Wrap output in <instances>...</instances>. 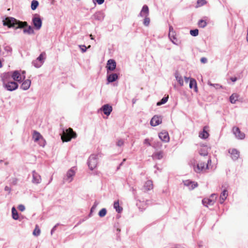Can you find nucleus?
<instances>
[{
	"label": "nucleus",
	"instance_id": "f257e3e1",
	"mask_svg": "<svg viewBox=\"0 0 248 248\" xmlns=\"http://www.w3.org/2000/svg\"><path fill=\"white\" fill-rule=\"evenodd\" d=\"M77 134L73 131L71 128H69L63 131L61 138L63 142H68L71 140L72 138H76Z\"/></svg>",
	"mask_w": 248,
	"mask_h": 248
},
{
	"label": "nucleus",
	"instance_id": "f03ea898",
	"mask_svg": "<svg viewBox=\"0 0 248 248\" xmlns=\"http://www.w3.org/2000/svg\"><path fill=\"white\" fill-rule=\"evenodd\" d=\"M76 169L75 167H72L68 170L63 177L64 182L70 183L72 182L76 174Z\"/></svg>",
	"mask_w": 248,
	"mask_h": 248
},
{
	"label": "nucleus",
	"instance_id": "7ed1b4c3",
	"mask_svg": "<svg viewBox=\"0 0 248 248\" xmlns=\"http://www.w3.org/2000/svg\"><path fill=\"white\" fill-rule=\"evenodd\" d=\"M98 164V155L96 154H92L89 157L88 165L91 170H93L97 167Z\"/></svg>",
	"mask_w": 248,
	"mask_h": 248
},
{
	"label": "nucleus",
	"instance_id": "20e7f679",
	"mask_svg": "<svg viewBox=\"0 0 248 248\" xmlns=\"http://www.w3.org/2000/svg\"><path fill=\"white\" fill-rule=\"evenodd\" d=\"M32 139L34 142H37L41 146H45V140L39 132L34 131L32 134Z\"/></svg>",
	"mask_w": 248,
	"mask_h": 248
},
{
	"label": "nucleus",
	"instance_id": "39448f33",
	"mask_svg": "<svg viewBox=\"0 0 248 248\" xmlns=\"http://www.w3.org/2000/svg\"><path fill=\"white\" fill-rule=\"evenodd\" d=\"M32 22L34 28L36 30H39L42 25V21L38 15L35 14L34 15Z\"/></svg>",
	"mask_w": 248,
	"mask_h": 248
},
{
	"label": "nucleus",
	"instance_id": "423d86ee",
	"mask_svg": "<svg viewBox=\"0 0 248 248\" xmlns=\"http://www.w3.org/2000/svg\"><path fill=\"white\" fill-rule=\"evenodd\" d=\"M46 59V54L43 52L41 53L40 56L34 61L32 62V64L36 68L40 67L44 62Z\"/></svg>",
	"mask_w": 248,
	"mask_h": 248
},
{
	"label": "nucleus",
	"instance_id": "0eeeda50",
	"mask_svg": "<svg viewBox=\"0 0 248 248\" xmlns=\"http://www.w3.org/2000/svg\"><path fill=\"white\" fill-rule=\"evenodd\" d=\"M12 78L15 81L21 82L25 79V76L22 75L20 71L16 70L12 72Z\"/></svg>",
	"mask_w": 248,
	"mask_h": 248
},
{
	"label": "nucleus",
	"instance_id": "6e6552de",
	"mask_svg": "<svg viewBox=\"0 0 248 248\" xmlns=\"http://www.w3.org/2000/svg\"><path fill=\"white\" fill-rule=\"evenodd\" d=\"M3 87L8 91H13L17 89L18 85L17 83L15 81H10L3 84Z\"/></svg>",
	"mask_w": 248,
	"mask_h": 248
},
{
	"label": "nucleus",
	"instance_id": "1a4fd4ad",
	"mask_svg": "<svg viewBox=\"0 0 248 248\" xmlns=\"http://www.w3.org/2000/svg\"><path fill=\"white\" fill-rule=\"evenodd\" d=\"M116 67V63L115 61L113 59H109L106 65V68L107 71V74L109 72L114 71Z\"/></svg>",
	"mask_w": 248,
	"mask_h": 248
},
{
	"label": "nucleus",
	"instance_id": "9d476101",
	"mask_svg": "<svg viewBox=\"0 0 248 248\" xmlns=\"http://www.w3.org/2000/svg\"><path fill=\"white\" fill-rule=\"evenodd\" d=\"M3 25L4 26H8L9 27H14L17 23V20L13 17H6L5 20L3 21Z\"/></svg>",
	"mask_w": 248,
	"mask_h": 248
},
{
	"label": "nucleus",
	"instance_id": "9b49d317",
	"mask_svg": "<svg viewBox=\"0 0 248 248\" xmlns=\"http://www.w3.org/2000/svg\"><path fill=\"white\" fill-rule=\"evenodd\" d=\"M232 131L235 137L239 139L243 140L245 138V134L242 132L238 127H233Z\"/></svg>",
	"mask_w": 248,
	"mask_h": 248
},
{
	"label": "nucleus",
	"instance_id": "f8f14e48",
	"mask_svg": "<svg viewBox=\"0 0 248 248\" xmlns=\"http://www.w3.org/2000/svg\"><path fill=\"white\" fill-rule=\"evenodd\" d=\"M169 30H170V31H169V36L170 39V40L172 41V42L173 44L178 45L179 43V42L175 37L176 34H175L174 31H173L172 27L171 26L170 27Z\"/></svg>",
	"mask_w": 248,
	"mask_h": 248
},
{
	"label": "nucleus",
	"instance_id": "ddd939ff",
	"mask_svg": "<svg viewBox=\"0 0 248 248\" xmlns=\"http://www.w3.org/2000/svg\"><path fill=\"white\" fill-rule=\"evenodd\" d=\"M162 122V118L160 116L155 115L151 119L150 124L152 126H155Z\"/></svg>",
	"mask_w": 248,
	"mask_h": 248
},
{
	"label": "nucleus",
	"instance_id": "4468645a",
	"mask_svg": "<svg viewBox=\"0 0 248 248\" xmlns=\"http://www.w3.org/2000/svg\"><path fill=\"white\" fill-rule=\"evenodd\" d=\"M205 163L204 162H199L197 164L196 166L194 167V171L196 173H201L204 170H206L205 167Z\"/></svg>",
	"mask_w": 248,
	"mask_h": 248
},
{
	"label": "nucleus",
	"instance_id": "2eb2a0df",
	"mask_svg": "<svg viewBox=\"0 0 248 248\" xmlns=\"http://www.w3.org/2000/svg\"><path fill=\"white\" fill-rule=\"evenodd\" d=\"M189 80V86L190 89H193L194 91H198L197 83L196 80L192 78L187 77V82Z\"/></svg>",
	"mask_w": 248,
	"mask_h": 248
},
{
	"label": "nucleus",
	"instance_id": "dca6fc26",
	"mask_svg": "<svg viewBox=\"0 0 248 248\" xmlns=\"http://www.w3.org/2000/svg\"><path fill=\"white\" fill-rule=\"evenodd\" d=\"M100 110H102L105 115L108 116L112 111V107L108 104H106L102 107Z\"/></svg>",
	"mask_w": 248,
	"mask_h": 248
},
{
	"label": "nucleus",
	"instance_id": "f3484780",
	"mask_svg": "<svg viewBox=\"0 0 248 248\" xmlns=\"http://www.w3.org/2000/svg\"><path fill=\"white\" fill-rule=\"evenodd\" d=\"M149 10L147 5H144L139 14V16L142 17H146L149 16Z\"/></svg>",
	"mask_w": 248,
	"mask_h": 248
},
{
	"label": "nucleus",
	"instance_id": "a211bd4d",
	"mask_svg": "<svg viewBox=\"0 0 248 248\" xmlns=\"http://www.w3.org/2000/svg\"><path fill=\"white\" fill-rule=\"evenodd\" d=\"M175 78L177 81L180 86H182L184 85V80L183 79L181 72L177 70L174 74Z\"/></svg>",
	"mask_w": 248,
	"mask_h": 248
},
{
	"label": "nucleus",
	"instance_id": "6ab92c4d",
	"mask_svg": "<svg viewBox=\"0 0 248 248\" xmlns=\"http://www.w3.org/2000/svg\"><path fill=\"white\" fill-rule=\"evenodd\" d=\"M41 181V177L40 175L36 171H32V182L34 184H38L40 183Z\"/></svg>",
	"mask_w": 248,
	"mask_h": 248
},
{
	"label": "nucleus",
	"instance_id": "aec40b11",
	"mask_svg": "<svg viewBox=\"0 0 248 248\" xmlns=\"http://www.w3.org/2000/svg\"><path fill=\"white\" fill-rule=\"evenodd\" d=\"M159 139L164 142H168L170 140L168 132L166 131H162L159 134Z\"/></svg>",
	"mask_w": 248,
	"mask_h": 248
},
{
	"label": "nucleus",
	"instance_id": "412c9836",
	"mask_svg": "<svg viewBox=\"0 0 248 248\" xmlns=\"http://www.w3.org/2000/svg\"><path fill=\"white\" fill-rule=\"evenodd\" d=\"M11 77H12V72L4 73L1 76L2 83L5 84L6 82H10L9 80Z\"/></svg>",
	"mask_w": 248,
	"mask_h": 248
},
{
	"label": "nucleus",
	"instance_id": "4be33fe9",
	"mask_svg": "<svg viewBox=\"0 0 248 248\" xmlns=\"http://www.w3.org/2000/svg\"><path fill=\"white\" fill-rule=\"evenodd\" d=\"M231 155V157L232 160H236L239 157V152L236 149H232V151H229Z\"/></svg>",
	"mask_w": 248,
	"mask_h": 248
},
{
	"label": "nucleus",
	"instance_id": "5701e85b",
	"mask_svg": "<svg viewBox=\"0 0 248 248\" xmlns=\"http://www.w3.org/2000/svg\"><path fill=\"white\" fill-rule=\"evenodd\" d=\"M198 186V184L197 182L187 179V187H188L190 190H193Z\"/></svg>",
	"mask_w": 248,
	"mask_h": 248
},
{
	"label": "nucleus",
	"instance_id": "b1692460",
	"mask_svg": "<svg viewBox=\"0 0 248 248\" xmlns=\"http://www.w3.org/2000/svg\"><path fill=\"white\" fill-rule=\"evenodd\" d=\"M118 75L116 73L107 74V80L108 82H112L116 81L118 78Z\"/></svg>",
	"mask_w": 248,
	"mask_h": 248
},
{
	"label": "nucleus",
	"instance_id": "393cba45",
	"mask_svg": "<svg viewBox=\"0 0 248 248\" xmlns=\"http://www.w3.org/2000/svg\"><path fill=\"white\" fill-rule=\"evenodd\" d=\"M207 19V17L204 16L203 18L200 19L198 22L199 27L201 28H205L207 25V22H206Z\"/></svg>",
	"mask_w": 248,
	"mask_h": 248
},
{
	"label": "nucleus",
	"instance_id": "a878e982",
	"mask_svg": "<svg viewBox=\"0 0 248 248\" xmlns=\"http://www.w3.org/2000/svg\"><path fill=\"white\" fill-rule=\"evenodd\" d=\"M153 188V182L151 180L147 181L144 185L143 189L145 191L152 190Z\"/></svg>",
	"mask_w": 248,
	"mask_h": 248
},
{
	"label": "nucleus",
	"instance_id": "bb28decb",
	"mask_svg": "<svg viewBox=\"0 0 248 248\" xmlns=\"http://www.w3.org/2000/svg\"><path fill=\"white\" fill-rule=\"evenodd\" d=\"M215 201L213 199L208 198H204L202 200V204L206 207H208V205H212L214 204Z\"/></svg>",
	"mask_w": 248,
	"mask_h": 248
},
{
	"label": "nucleus",
	"instance_id": "cd10ccee",
	"mask_svg": "<svg viewBox=\"0 0 248 248\" xmlns=\"http://www.w3.org/2000/svg\"><path fill=\"white\" fill-rule=\"evenodd\" d=\"M228 195L227 190L226 189H224L223 191L221 193L220 198H219V203L220 204L223 203L224 201L226 199L227 196Z\"/></svg>",
	"mask_w": 248,
	"mask_h": 248
},
{
	"label": "nucleus",
	"instance_id": "c85d7f7f",
	"mask_svg": "<svg viewBox=\"0 0 248 248\" xmlns=\"http://www.w3.org/2000/svg\"><path fill=\"white\" fill-rule=\"evenodd\" d=\"M31 81L30 79L25 80L21 85V88L24 90H28L31 86Z\"/></svg>",
	"mask_w": 248,
	"mask_h": 248
},
{
	"label": "nucleus",
	"instance_id": "c756f323",
	"mask_svg": "<svg viewBox=\"0 0 248 248\" xmlns=\"http://www.w3.org/2000/svg\"><path fill=\"white\" fill-rule=\"evenodd\" d=\"M205 127H204L202 131H201L199 133V137H200L202 139L205 140L209 136V134L208 132L205 130Z\"/></svg>",
	"mask_w": 248,
	"mask_h": 248
},
{
	"label": "nucleus",
	"instance_id": "7c9ffc66",
	"mask_svg": "<svg viewBox=\"0 0 248 248\" xmlns=\"http://www.w3.org/2000/svg\"><path fill=\"white\" fill-rule=\"evenodd\" d=\"M152 156L154 159H161L163 157V152L162 151L155 152Z\"/></svg>",
	"mask_w": 248,
	"mask_h": 248
},
{
	"label": "nucleus",
	"instance_id": "2f4dec72",
	"mask_svg": "<svg viewBox=\"0 0 248 248\" xmlns=\"http://www.w3.org/2000/svg\"><path fill=\"white\" fill-rule=\"evenodd\" d=\"M239 95L236 93H232L229 97L230 102L232 104H235L238 100Z\"/></svg>",
	"mask_w": 248,
	"mask_h": 248
},
{
	"label": "nucleus",
	"instance_id": "473e14b6",
	"mask_svg": "<svg viewBox=\"0 0 248 248\" xmlns=\"http://www.w3.org/2000/svg\"><path fill=\"white\" fill-rule=\"evenodd\" d=\"M27 28H25L23 30V32L25 33H27L28 34H34V31L33 28L31 26H27Z\"/></svg>",
	"mask_w": 248,
	"mask_h": 248
},
{
	"label": "nucleus",
	"instance_id": "72a5a7b5",
	"mask_svg": "<svg viewBox=\"0 0 248 248\" xmlns=\"http://www.w3.org/2000/svg\"><path fill=\"white\" fill-rule=\"evenodd\" d=\"M12 217L14 219L17 220L18 219V214L15 207H13L12 208Z\"/></svg>",
	"mask_w": 248,
	"mask_h": 248
},
{
	"label": "nucleus",
	"instance_id": "f704fd0d",
	"mask_svg": "<svg viewBox=\"0 0 248 248\" xmlns=\"http://www.w3.org/2000/svg\"><path fill=\"white\" fill-rule=\"evenodd\" d=\"M114 208L115 209L116 211L118 213H120L123 210V208L119 206L118 201L114 202Z\"/></svg>",
	"mask_w": 248,
	"mask_h": 248
},
{
	"label": "nucleus",
	"instance_id": "c9c22d12",
	"mask_svg": "<svg viewBox=\"0 0 248 248\" xmlns=\"http://www.w3.org/2000/svg\"><path fill=\"white\" fill-rule=\"evenodd\" d=\"M16 25H18V28H22L28 26V23L27 22H22L17 20Z\"/></svg>",
	"mask_w": 248,
	"mask_h": 248
},
{
	"label": "nucleus",
	"instance_id": "e433bc0d",
	"mask_svg": "<svg viewBox=\"0 0 248 248\" xmlns=\"http://www.w3.org/2000/svg\"><path fill=\"white\" fill-rule=\"evenodd\" d=\"M198 163H197V161L195 159H192L189 161L188 164L191 167H192L194 170V167L196 166V165Z\"/></svg>",
	"mask_w": 248,
	"mask_h": 248
},
{
	"label": "nucleus",
	"instance_id": "4c0bfd02",
	"mask_svg": "<svg viewBox=\"0 0 248 248\" xmlns=\"http://www.w3.org/2000/svg\"><path fill=\"white\" fill-rule=\"evenodd\" d=\"M199 154L200 155L203 156H207V155L208 154L207 151L203 148L201 149L199 151Z\"/></svg>",
	"mask_w": 248,
	"mask_h": 248
},
{
	"label": "nucleus",
	"instance_id": "58836bf2",
	"mask_svg": "<svg viewBox=\"0 0 248 248\" xmlns=\"http://www.w3.org/2000/svg\"><path fill=\"white\" fill-rule=\"evenodd\" d=\"M190 34L191 36L196 37L199 34V30L197 29L190 30Z\"/></svg>",
	"mask_w": 248,
	"mask_h": 248
},
{
	"label": "nucleus",
	"instance_id": "ea45409f",
	"mask_svg": "<svg viewBox=\"0 0 248 248\" xmlns=\"http://www.w3.org/2000/svg\"><path fill=\"white\" fill-rule=\"evenodd\" d=\"M207 1L206 0H198L197 1L196 7L202 6L206 4Z\"/></svg>",
	"mask_w": 248,
	"mask_h": 248
},
{
	"label": "nucleus",
	"instance_id": "a19ab883",
	"mask_svg": "<svg viewBox=\"0 0 248 248\" xmlns=\"http://www.w3.org/2000/svg\"><path fill=\"white\" fill-rule=\"evenodd\" d=\"M39 5V3L37 0H32L31 4V8L32 10H35Z\"/></svg>",
	"mask_w": 248,
	"mask_h": 248
},
{
	"label": "nucleus",
	"instance_id": "79ce46f5",
	"mask_svg": "<svg viewBox=\"0 0 248 248\" xmlns=\"http://www.w3.org/2000/svg\"><path fill=\"white\" fill-rule=\"evenodd\" d=\"M168 99V96L163 97L160 101L157 103V106H160L166 103Z\"/></svg>",
	"mask_w": 248,
	"mask_h": 248
},
{
	"label": "nucleus",
	"instance_id": "37998d69",
	"mask_svg": "<svg viewBox=\"0 0 248 248\" xmlns=\"http://www.w3.org/2000/svg\"><path fill=\"white\" fill-rule=\"evenodd\" d=\"M107 214V210L105 208L102 209L99 212L98 215L100 217H104Z\"/></svg>",
	"mask_w": 248,
	"mask_h": 248
},
{
	"label": "nucleus",
	"instance_id": "c03bdc74",
	"mask_svg": "<svg viewBox=\"0 0 248 248\" xmlns=\"http://www.w3.org/2000/svg\"><path fill=\"white\" fill-rule=\"evenodd\" d=\"M40 234V230L37 225L36 226L35 229L33 231V234L35 236H38Z\"/></svg>",
	"mask_w": 248,
	"mask_h": 248
},
{
	"label": "nucleus",
	"instance_id": "a18cd8bd",
	"mask_svg": "<svg viewBox=\"0 0 248 248\" xmlns=\"http://www.w3.org/2000/svg\"><path fill=\"white\" fill-rule=\"evenodd\" d=\"M208 84L211 86L215 87L216 89L222 88V86L219 84H213L209 81L208 82Z\"/></svg>",
	"mask_w": 248,
	"mask_h": 248
},
{
	"label": "nucleus",
	"instance_id": "49530a36",
	"mask_svg": "<svg viewBox=\"0 0 248 248\" xmlns=\"http://www.w3.org/2000/svg\"><path fill=\"white\" fill-rule=\"evenodd\" d=\"M144 20H143V24L145 26H148L150 24V19L149 17V16H147L146 17H144Z\"/></svg>",
	"mask_w": 248,
	"mask_h": 248
},
{
	"label": "nucleus",
	"instance_id": "de8ad7c7",
	"mask_svg": "<svg viewBox=\"0 0 248 248\" xmlns=\"http://www.w3.org/2000/svg\"><path fill=\"white\" fill-rule=\"evenodd\" d=\"M79 47L80 48L82 52H85L87 50V47L84 45H79Z\"/></svg>",
	"mask_w": 248,
	"mask_h": 248
},
{
	"label": "nucleus",
	"instance_id": "09e8293b",
	"mask_svg": "<svg viewBox=\"0 0 248 248\" xmlns=\"http://www.w3.org/2000/svg\"><path fill=\"white\" fill-rule=\"evenodd\" d=\"M18 209L20 211H21L23 212V211H24L25 210V206H24V205H23V204H20V205H18Z\"/></svg>",
	"mask_w": 248,
	"mask_h": 248
},
{
	"label": "nucleus",
	"instance_id": "8fccbe9b",
	"mask_svg": "<svg viewBox=\"0 0 248 248\" xmlns=\"http://www.w3.org/2000/svg\"><path fill=\"white\" fill-rule=\"evenodd\" d=\"M124 141L122 140H118V141L117 142V145L118 146H122L124 145Z\"/></svg>",
	"mask_w": 248,
	"mask_h": 248
},
{
	"label": "nucleus",
	"instance_id": "3c124183",
	"mask_svg": "<svg viewBox=\"0 0 248 248\" xmlns=\"http://www.w3.org/2000/svg\"><path fill=\"white\" fill-rule=\"evenodd\" d=\"M200 61L202 63H206L207 62V59L205 57H202Z\"/></svg>",
	"mask_w": 248,
	"mask_h": 248
},
{
	"label": "nucleus",
	"instance_id": "603ef678",
	"mask_svg": "<svg viewBox=\"0 0 248 248\" xmlns=\"http://www.w3.org/2000/svg\"><path fill=\"white\" fill-rule=\"evenodd\" d=\"M211 163V158H209L207 160V163L205 164L206 165V168H205L206 169L208 170L209 169L208 165L209 163Z\"/></svg>",
	"mask_w": 248,
	"mask_h": 248
},
{
	"label": "nucleus",
	"instance_id": "864d4df0",
	"mask_svg": "<svg viewBox=\"0 0 248 248\" xmlns=\"http://www.w3.org/2000/svg\"><path fill=\"white\" fill-rule=\"evenodd\" d=\"M144 144H146L147 145H150V140L149 139H145L144 140Z\"/></svg>",
	"mask_w": 248,
	"mask_h": 248
},
{
	"label": "nucleus",
	"instance_id": "5fc2aeb1",
	"mask_svg": "<svg viewBox=\"0 0 248 248\" xmlns=\"http://www.w3.org/2000/svg\"><path fill=\"white\" fill-rule=\"evenodd\" d=\"M96 2L98 4H102L104 3V0H96Z\"/></svg>",
	"mask_w": 248,
	"mask_h": 248
},
{
	"label": "nucleus",
	"instance_id": "6e6d98bb",
	"mask_svg": "<svg viewBox=\"0 0 248 248\" xmlns=\"http://www.w3.org/2000/svg\"><path fill=\"white\" fill-rule=\"evenodd\" d=\"M230 79L233 82H235L237 80V78L236 77H231Z\"/></svg>",
	"mask_w": 248,
	"mask_h": 248
},
{
	"label": "nucleus",
	"instance_id": "4d7b16f0",
	"mask_svg": "<svg viewBox=\"0 0 248 248\" xmlns=\"http://www.w3.org/2000/svg\"><path fill=\"white\" fill-rule=\"evenodd\" d=\"M5 190L10 192L11 189H10V187H9L8 186H6L5 187Z\"/></svg>",
	"mask_w": 248,
	"mask_h": 248
},
{
	"label": "nucleus",
	"instance_id": "13d9d810",
	"mask_svg": "<svg viewBox=\"0 0 248 248\" xmlns=\"http://www.w3.org/2000/svg\"><path fill=\"white\" fill-rule=\"evenodd\" d=\"M198 247L199 248H202L203 247V245L201 243H200L199 244H198Z\"/></svg>",
	"mask_w": 248,
	"mask_h": 248
},
{
	"label": "nucleus",
	"instance_id": "bf43d9fd",
	"mask_svg": "<svg viewBox=\"0 0 248 248\" xmlns=\"http://www.w3.org/2000/svg\"><path fill=\"white\" fill-rule=\"evenodd\" d=\"M22 75L25 76L26 72L25 71H20Z\"/></svg>",
	"mask_w": 248,
	"mask_h": 248
},
{
	"label": "nucleus",
	"instance_id": "052dcab7",
	"mask_svg": "<svg viewBox=\"0 0 248 248\" xmlns=\"http://www.w3.org/2000/svg\"><path fill=\"white\" fill-rule=\"evenodd\" d=\"M215 196L216 197V195L215 194H212L211 195V198H213Z\"/></svg>",
	"mask_w": 248,
	"mask_h": 248
},
{
	"label": "nucleus",
	"instance_id": "680f3d73",
	"mask_svg": "<svg viewBox=\"0 0 248 248\" xmlns=\"http://www.w3.org/2000/svg\"><path fill=\"white\" fill-rule=\"evenodd\" d=\"M55 228H56V226H55V227L52 229V231H51V233H52V232H53V231H54V230H55Z\"/></svg>",
	"mask_w": 248,
	"mask_h": 248
},
{
	"label": "nucleus",
	"instance_id": "e2e57ef3",
	"mask_svg": "<svg viewBox=\"0 0 248 248\" xmlns=\"http://www.w3.org/2000/svg\"><path fill=\"white\" fill-rule=\"evenodd\" d=\"M90 37H91V39H92V40H93V35H92V34H91V35H90Z\"/></svg>",
	"mask_w": 248,
	"mask_h": 248
},
{
	"label": "nucleus",
	"instance_id": "0e129e2a",
	"mask_svg": "<svg viewBox=\"0 0 248 248\" xmlns=\"http://www.w3.org/2000/svg\"><path fill=\"white\" fill-rule=\"evenodd\" d=\"M90 47H91V46H90V45H89V46H88V47H87V48H90Z\"/></svg>",
	"mask_w": 248,
	"mask_h": 248
},
{
	"label": "nucleus",
	"instance_id": "69168bd1",
	"mask_svg": "<svg viewBox=\"0 0 248 248\" xmlns=\"http://www.w3.org/2000/svg\"><path fill=\"white\" fill-rule=\"evenodd\" d=\"M2 162V160H0V162Z\"/></svg>",
	"mask_w": 248,
	"mask_h": 248
}]
</instances>
